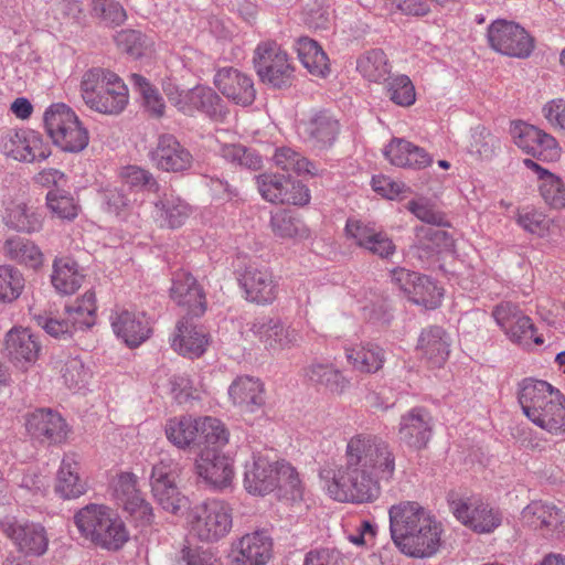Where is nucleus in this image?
Returning <instances> with one entry per match:
<instances>
[{
    "label": "nucleus",
    "mask_w": 565,
    "mask_h": 565,
    "mask_svg": "<svg viewBox=\"0 0 565 565\" xmlns=\"http://www.w3.org/2000/svg\"><path fill=\"white\" fill-rule=\"evenodd\" d=\"M185 524L189 533L199 541L216 542L232 529V510L222 500H206L190 509Z\"/></svg>",
    "instance_id": "obj_7"
},
{
    "label": "nucleus",
    "mask_w": 565,
    "mask_h": 565,
    "mask_svg": "<svg viewBox=\"0 0 565 565\" xmlns=\"http://www.w3.org/2000/svg\"><path fill=\"white\" fill-rule=\"evenodd\" d=\"M510 134L514 143L524 152L534 156L541 129L524 121L512 122Z\"/></svg>",
    "instance_id": "obj_61"
},
{
    "label": "nucleus",
    "mask_w": 565,
    "mask_h": 565,
    "mask_svg": "<svg viewBox=\"0 0 565 565\" xmlns=\"http://www.w3.org/2000/svg\"><path fill=\"white\" fill-rule=\"evenodd\" d=\"M348 362L359 372L375 373L382 369L385 358L384 351L372 343H360L345 348Z\"/></svg>",
    "instance_id": "obj_43"
},
{
    "label": "nucleus",
    "mask_w": 565,
    "mask_h": 565,
    "mask_svg": "<svg viewBox=\"0 0 565 565\" xmlns=\"http://www.w3.org/2000/svg\"><path fill=\"white\" fill-rule=\"evenodd\" d=\"M44 130L62 151L78 153L89 143V132L75 110L65 103L50 105L43 114Z\"/></svg>",
    "instance_id": "obj_6"
},
{
    "label": "nucleus",
    "mask_w": 565,
    "mask_h": 565,
    "mask_svg": "<svg viewBox=\"0 0 565 565\" xmlns=\"http://www.w3.org/2000/svg\"><path fill=\"white\" fill-rule=\"evenodd\" d=\"M62 376L68 387L81 390L88 384L92 377V371L84 364L82 359L75 356L70 358L64 363Z\"/></svg>",
    "instance_id": "obj_63"
},
{
    "label": "nucleus",
    "mask_w": 565,
    "mask_h": 565,
    "mask_svg": "<svg viewBox=\"0 0 565 565\" xmlns=\"http://www.w3.org/2000/svg\"><path fill=\"white\" fill-rule=\"evenodd\" d=\"M434 419L424 407H413L401 416L397 438L402 445L420 450L427 447L433 436Z\"/></svg>",
    "instance_id": "obj_21"
},
{
    "label": "nucleus",
    "mask_w": 565,
    "mask_h": 565,
    "mask_svg": "<svg viewBox=\"0 0 565 565\" xmlns=\"http://www.w3.org/2000/svg\"><path fill=\"white\" fill-rule=\"evenodd\" d=\"M149 156L153 166L166 172H182L193 163L191 152L170 134L159 136Z\"/></svg>",
    "instance_id": "obj_25"
},
{
    "label": "nucleus",
    "mask_w": 565,
    "mask_h": 565,
    "mask_svg": "<svg viewBox=\"0 0 565 565\" xmlns=\"http://www.w3.org/2000/svg\"><path fill=\"white\" fill-rule=\"evenodd\" d=\"M454 516L478 534L493 533L502 524V512L480 497H462L449 503Z\"/></svg>",
    "instance_id": "obj_10"
},
{
    "label": "nucleus",
    "mask_w": 565,
    "mask_h": 565,
    "mask_svg": "<svg viewBox=\"0 0 565 565\" xmlns=\"http://www.w3.org/2000/svg\"><path fill=\"white\" fill-rule=\"evenodd\" d=\"M250 332L271 354L296 348L302 341L301 331L278 317H260L250 324Z\"/></svg>",
    "instance_id": "obj_13"
},
{
    "label": "nucleus",
    "mask_w": 565,
    "mask_h": 565,
    "mask_svg": "<svg viewBox=\"0 0 565 565\" xmlns=\"http://www.w3.org/2000/svg\"><path fill=\"white\" fill-rule=\"evenodd\" d=\"M228 397L242 413L254 414L265 405V387L259 379L238 376L228 387Z\"/></svg>",
    "instance_id": "obj_31"
},
{
    "label": "nucleus",
    "mask_w": 565,
    "mask_h": 565,
    "mask_svg": "<svg viewBox=\"0 0 565 565\" xmlns=\"http://www.w3.org/2000/svg\"><path fill=\"white\" fill-rule=\"evenodd\" d=\"M386 92L390 99L398 106L408 107L416 102L415 87L406 75L391 77L386 84Z\"/></svg>",
    "instance_id": "obj_59"
},
{
    "label": "nucleus",
    "mask_w": 565,
    "mask_h": 565,
    "mask_svg": "<svg viewBox=\"0 0 565 565\" xmlns=\"http://www.w3.org/2000/svg\"><path fill=\"white\" fill-rule=\"evenodd\" d=\"M263 199L271 203L306 205L310 202V192L306 185L290 178L265 173L256 178Z\"/></svg>",
    "instance_id": "obj_19"
},
{
    "label": "nucleus",
    "mask_w": 565,
    "mask_h": 565,
    "mask_svg": "<svg viewBox=\"0 0 565 565\" xmlns=\"http://www.w3.org/2000/svg\"><path fill=\"white\" fill-rule=\"evenodd\" d=\"M111 509L104 504L90 503L74 514V524L79 534L92 543Z\"/></svg>",
    "instance_id": "obj_46"
},
{
    "label": "nucleus",
    "mask_w": 565,
    "mask_h": 565,
    "mask_svg": "<svg viewBox=\"0 0 565 565\" xmlns=\"http://www.w3.org/2000/svg\"><path fill=\"white\" fill-rule=\"evenodd\" d=\"M4 254L11 260L36 269L43 265V253L32 241L13 236L4 243Z\"/></svg>",
    "instance_id": "obj_48"
},
{
    "label": "nucleus",
    "mask_w": 565,
    "mask_h": 565,
    "mask_svg": "<svg viewBox=\"0 0 565 565\" xmlns=\"http://www.w3.org/2000/svg\"><path fill=\"white\" fill-rule=\"evenodd\" d=\"M358 72L369 82L380 83L386 81L391 73V65L386 54L380 50H371L356 61Z\"/></svg>",
    "instance_id": "obj_49"
},
{
    "label": "nucleus",
    "mask_w": 565,
    "mask_h": 565,
    "mask_svg": "<svg viewBox=\"0 0 565 565\" xmlns=\"http://www.w3.org/2000/svg\"><path fill=\"white\" fill-rule=\"evenodd\" d=\"M179 478L178 463L171 458H162L153 465L149 478L151 491L157 488L177 484Z\"/></svg>",
    "instance_id": "obj_62"
},
{
    "label": "nucleus",
    "mask_w": 565,
    "mask_h": 565,
    "mask_svg": "<svg viewBox=\"0 0 565 565\" xmlns=\"http://www.w3.org/2000/svg\"><path fill=\"white\" fill-rule=\"evenodd\" d=\"M390 531L398 550L412 557L433 556L440 546L441 524L417 501H399L388 509Z\"/></svg>",
    "instance_id": "obj_2"
},
{
    "label": "nucleus",
    "mask_w": 565,
    "mask_h": 565,
    "mask_svg": "<svg viewBox=\"0 0 565 565\" xmlns=\"http://www.w3.org/2000/svg\"><path fill=\"white\" fill-rule=\"evenodd\" d=\"M198 445L204 444L205 448L224 447L228 443L230 433L225 425L215 417L202 416L199 424Z\"/></svg>",
    "instance_id": "obj_53"
},
{
    "label": "nucleus",
    "mask_w": 565,
    "mask_h": 565,
    "mask_svg": "<svg viewBox=\"0 0 565 565\" xmlns=\"http://www.w3.org/2000/svg\"><path fill=\"white\" fill-rule=\"evenodd\" d=\"M164 92L171 104L184 114L191 115L201 110L216 121L223 120L226 115L222 99L210 87L196 86L192 89H180L169 84Z\"/></svg>",
    "instance_id": "obj_14"
},
{
    "label": "nucleus",
    "mask_w": 565,
    "mask_h": 565,
    "mask_svg": "<svg viewBox=\"0 0 565 565\" xmlns=\"http://www.w3.org/2000/svg\"><path fill=\"white\" fill-rule=\"evenodd\" d=\"M295 50L303 67L313 76L326 77L330 73L329 57L319 45L310 38H299L295 43Z\"/></svg>",
    "instance_id": "obj_41"
},
{
    "label": "nucleus",
    "mask_w": 565,
    "mask_h": 565,
    "mask_svg": "<svg viewBox=\"0 0 565 565\" xmlns=\"http://www.w3.org/2000/svg\"><path fill=\"white\" fill-rule=\"evenodd\" d=\"M520 524L546 537L559 539L565 534V513L553 503L534 500L521 511Z\"/></svg>",
    "instance_id": "obj_18"
},
{
    "label": "nucleus",
    "mask_w": 565,
    "mask_h": 565,
    "mask_svg": "<svg viewBox=\"0 0 565 565\" xmlns=\"http://www.w3.org/2000/svg\"><path fill=\"white\" fill-rule=\"evenodd\" d=\"M244 488L254 495H266L274 490L279 495L297 501L303 486L297 470L286 461H273L267 454L253 451L244 462Z\"/></svg>",
    "instance_id": "obj_3"
},
{
    "label": "nucleus",
    "mask_w": 565,
    "mask_h": 565,
    "mask_svg": "<svg viewBox=\"0 0 565 565\" xmlns=\"http://www.w3.org/2000/svg\"><path fill=\"white\" fill-rule=\"evenodd\" d=\"M79 469L75 455L67 454L63 457L54 484V491L60 498L73 500L86 493L87 482L81 477Z\"/></svg>",
    "instance_id": "obj_34"
},
{
    "label": "nucleus",
    "mask_w": 565,
    "mask_h": 565,
    "mask_svg": "<svg viewBox=\"0 0 565 565\" xmlns=\"http://www.w3.org/2000/svg\"><path fill=\"white\" fill-rule=\"evenodd\" d=\"M28 433L41 440L62 443L65 440L68 429L63 417L51 409H36L26 417Z\"/></svg>",
    "instance_id": "obj_32"
},
{
    "label": "nucleus",
    "mask_w": 565,
    "mask_h": 565,
    "mask_svg": "<svg viewBox=\"0 0 565 565\" xmlns=\"http://www.w3.org/2000/svg\"><path fill=\"white\" fill-rule=\"evenodd\" d=\"M194 473L211 489H227L235 478L234 459L216 448H204L194 460Z\"/></svg>",
    "instance_id": "obj_15"
},
{
    "label": "nucleus",
    "mask_w": 565,
    "mask_h": 565,
    "mask_svg": "<svg viewBox=\"0 0 565 565\" xmlns=\"http://www.w3.org/2000/svg\"><path fill=\"white\" fill-rule=\"evenodd\" d=\"M113 497L117 504L129 514L137 526H147L153 522L151 504L138 488V477L132 472H120L111 482Z\"/></svg>",
    "instance_id": "obj_12"
},
{
    "label": "nucleus",
    "mask_w": 565,
    "mask_h": 565,
    "mask_svg": "<svg viewBox=\"0 0 565 565\" xmlns=\"http://www.w3.org/2000/svg\"><path fill=\"white\" fill-rule=\"evenodd\" d=\"M241 286L246 299L257 305H270L279 295V279L266 266L248 265L242 275Z\"/></svg>",
    "instance_id": "obj_23"
},
{
    "label": "nucleus",
    "mask_w": 565,
    "mask_h": 565,
    "mask_svg": "<svg viewBox=\"0 0 565 565\" xmlns=\"http://www.w3.org/2000/svg\"><path fill=\"white\" fill-rule=\"evenodd\" d=\"M200 417L181 415L169 418L164 425L167 439L178 449L198 445Z\"/></svg>",
    "instance_id": "obj_40"
},
{
    "label": "nucleus",
    "mask_w": 565,
    "mask_h": 565,
    "mask_svg": "<svg viewBox=\"0 0 565 565\" xmlns=\"http://www.w3.org/2000/svg\"><path fill=\"white\" fill-rule=\"evenodd\" d=\"M3 222L12 230L31 234L42 228L43 217L35 206L17 199L7 203Z\"/></svg>",
    "instance_id": "obj_38"
},
{
    "label": "nucleus",
    "mask_w": 565,
    "mask_h": 565,
    "mask_svg": "<svg viewBox=\"0 0 565 565\" xmlns=\"http://www.w3.org/2000/svg\"><path fill=\"white\" fill-rule=\"evenodd\" d=\"M106 520L92 544L110 552L119 551L129 541L127 526L113 509Z\"/></svg>",
    "instance_id": "obj_42"
},
{
    "label": "nucleus",
    "mask_w": 565,
    "mask_h": 565,
    "mask_svg": "<svg viewBox=\"0 0 565 565\" xmlns=\"http://www.w3.org/2000/svg\"><path fill=\"white\" fill-rule=\"evenodd\" d=\"M132 84L138 88L145 108L153 116L161 117L164 113V102L159 92L139 74L131 75Z\"/></svg>",
    "instance_id": "obj_60"
},
{
    "label": "nucleus",
    "mask_w": 565,
    "mask_h": 565,
    "mask_svg": "<svg viewBox=\"0 0 565 565\" xmlns=\"http://www.w3.org/2000/svg\"><path fill=\"white\" fill-rule=\"evenodd\" d=\"M273 161L277 168L286 172L308 173L311 175L317 173L311 162L289 147L277 148L273 156Z\"/></svg>",
    "instance_id": "obj_55"
},
{
    "label": "nucleus",
    "mask_w": 565,
    "mask_h": 565,
    "mask_svg": "<svg viewBox=\"0 0 565 565\" xmlns=\"http://www.w3.org/2000/svg\"><path fill=\"white\" fill-rule=\"evenodd\" d=\"M299 136L313 148H326L335 140L339 122L327 113H319L308 119L300 120Z\"/></svg>",
    "instance_id": "obj_33"
},
{
    "label": "nucleus",
    "mask_w": 565,
    "mask_h": 565,
    "mask_svg": "<svg viewBox=\"0 0 565 565\" xmlns=\"http://www.w3.org/2000/svg\"><path fill=\"white\" fill-rule=\"evenodd\" d=\"M514 220L525 233L539 238L547 237L554 226L553 218L543 210L533 205L519 207Z\"/></svg>",
    "instance_id": "obj_45"
},
{
    "label": "nucleus",
    "mask_w": 565,
    "mask_h": 565,
    "mask_svg": "<svg viewBox=\"0 0 565 565\" xmlns=\"http://www.w3.org/2000/svg\"><path fill=\"white\" fill-rule=\"evenodd\" d=\"M39 338L29 328L13 327L4 337V353L10 362L22 371L33 366L40 355Z\"/></svg>",
    "instance_id": "obj_22"
},
{
    "label": "nucleus",
    "mask_w": 565,
    "mask_h": 565,
    "mask_svg": "<svg viewBox=\"0 0 565 565\" xmlns=\"http://www.w3.org/2000/svg\"><path fill=\"white\" fill-rule=\"evenodd\" d=\"M151 493L156 502L168 513L179 514L190 507L189 498L179 490L177 484L157 488Z\"/></svg>",
    "instance_id": "obj_58"
},
{
    "label": "nucleus",
    "mask_w": 565,
    "mask_h": 565,
    "mask_svg": "<svg viewBox=\"0 0 565 565\" xmlns=\"http://www.w3.org/2000/svg\"><path fill=\"white\" fill-rule=\"evenodd\" d=\"M344 465H326L319 477L324 492L339 502L369 503L381 493V481L395 473V455L382 438L358 433L345 446Z\"/></svg>",
    "instance_id": "obj_1"
},
{
    "label": "nucleus",
    "mask_w": 565,
    "mask_h": 565,
    "mask_svg": "<svg viewBox=\"0 0 565 565\" xmlns=\"http://www.w3.org/2000/svg\"><path fill=\"white\" fill-rule=\"evenodd\" d=\"M1 529L19 552L26 556H42L49 548L47 532L40 523L8 519L1 522Z\"/></svg>",
    "instance_id": "obj_20"
},
{
    "label": "nucleus",
    "mask_w": 565,
    "mask_h": 565,
    "mask_svg": "<svg viewBox=\"0 0 565 565\" xmlns=\"http://www.w3.org/2000/svg\"><path fill=\"white\" fill-rule=\"evenodd\" d=\"M45 201L51 214L62 221H73L81 212L77 199L64 189H51Z\"/></svg>",
    "instance_id": "obj_50"
},
{
    "label": "nucleus",
    "mask_w": 565,
    "mask_h": 565,
    "mask_svg": "<svg viewBox=\"0 0 565 565\" xmlns=\"http://www.w3.org/2000/svg\"><path fill=\"white\" fill-rule=\"evenodd\" d=\"M172 349L188 359L202 356L211 342V337L203 327L183 318L178 321L175 330L170 339Z\"/></svg>",
    "instance_id": "obj_27"
},
{
    "label": "nucleus",
    "mask_w": 565,
    "mask_h": 565,
    "mask_svg": "<svg viewBox=\"0 0 565 565\" xmlns=\"http://www.w3.org/2000/svg\"><path fill=\"white\" fill-rule=\"evenodd\" d=\"M450 345V338L444 329L430 327L422 331L417 351L430 366L435 367L441 366L447 361Z\"/></svg>",
    "instance_id": "obj_37"
},
{
    "label": "nucleus",
    "mask_w": 565,
    "mask_h": 565,
    "mask_svg": "<svg viewBox=\"0 0 565 565\" xmlns=\"http://www.w3.org/2000/svg\"><path fill=\"white\" fill-rule=\"evenodd\" d=\"M22 273L11 265H0V303L15 301L24 290Z\"/></svg>",
    "instance_id": "obj_54"
},
{
    "label": "nucleus",
    "mask_w": 565,
    "mask_h": 565,
    "mask_svg": "<svg viewBox=\"0 0 565 565\" xmlns=\"http://www.w3.org/2000/svg\"><path fill=\"white\" fill-rule=\"evenodd\" d=\"M253 62L263 83L275 88L291 85L295 70L287 52L277 42H260L254 51Z\"/></svg>",
    "instance_id": "obj_9"
},
{
    "label": "nucleus",
    "mask_w": 565,
    "mask_h": 565,
    "mask_svg": "<svg viewBox=\"0 0 565 565\" xmlns=\"http://www.w3.org/2000/svg\"><path fill=\"white\" fill-rule=\"evenodd\" d=\"M85 275L78 264L70 257L54 259L51 282L61 295H73L82 286Z\"/></svg>",
    "instance_id": "obj_39"
},
{
    "label": "nucleus",
    "mask_w": 565,
    "mask_h": 565,
    "mask_svg": "<svg viewBox=\"0 0 565 565\" xmlns=\"http://www.w3.org/2000/svg\"><path fill=\"white\" fill-rule=\"evenodd\" d=\"M0 152L19 162L35 163L46 160L52 149L39 131L22 128L9 129L0 135Z\"/></svg>",
    "instance_id": "obj_11"
},
{
    "label": "nucleus",
    "mask_w": 565,
    "mask_h": 565,
    "mask_svg": "<svg viewBox=\"0 0 565 565\" xmlns=\"http://www.w3.org/2000/svg\"><path fill=\"white\" fill-rule=\"evenodd\" d=\"M92 14L106 24H121L126 20V11L116 0H93Z\"/></svg>",
    "instance_id": "obj_64"
},
{
    "label": "nucleus",
    "mask_w": 565,
    "mask_h": 565,
    "mask_svg": "<svg viewBox=\"0 0 565 565\" xmlns=\"http://www.w3.org/2000/svg\"><path fill=\"white\" fill-rule=\"evenodd\" d=\"M306 376L334 394H343L350 387V380L332 364L311 363L306 370Z\"/></svg>",
    "instance_id": "obj_47"
},
{
    "label": "nucleus",
    "mask_w": 565,
    "mask_h": 565,
    "mask_svg": "<svg viewBox=\"0 0 565 565\" xmlns=\"http://www.w3.org/2000/svg\"><path fill=\"white\" fill-rule=\"evenodd\" d=\"M109 321L116 337L130 348L140 345L151 334L150 320L143 312L116 307Z\"/></svg>",
    "instance_id": "obj_24"
},
{
    "label": "nucleus",
    "mask_w": 565,
    "mask_h": 565,
    "mask_svg": "<svg viewBox=\"0 0 565 565\" xmlns=\"http://www.w3.org/2000/svg\"><path fill=\"white\" fill-rule=\"evenodd\" d=\"M518 401L523 414L537 427L565 436V396L541 380L525 379L519 384Z\"/></svg>",
    "instance_id": "obj_4"
},
{
    "label": "nucleus",
    "mask_w": 565,
    "mask_h": 565,
    "mask_svg": "<svg viewBox=\"0 0 565 565\" xmlns=\"http://www.w3.org/2000/svg\"><path fill=\"white\" fill-rule=\"evenodd\" d=\"M79 92L84 104L103 115L117 116L129 103V89L122 78L103 67H93L83 74Z\"/></svg>",
    "instance_id": "obj_5"
},
{
    "label": "nucleus",
    "mask_w": 565,
    "mask_h": 565,
    "mask_svg": "<svg viewBox=\"0 0 565 565\" xmlns=\"http://www.w3.org/2000/svg\"><path fill=\"white\" fill-rule=\"evenodd\" d=\"M66 318L75 330L89 329L96 323L97 300L94 290L85 291L65 308Z\"/></svg>",
    "instance_id": "obj_44"
},
{
    "label": "nucleus",
    "mask_w": 565,
    "mask_h": 565,
    "mask_svg": "<svg viewBox=\"0 0 565 565\" xmlns=\"http://www.w3.org/2000/svg\"><path fill=\"white\" fill-rule=\"evenodd\" d=\"M523 164L536 173L539 193L544 203L553 210H564L565 183L562 178L542 168L532 159H524Z\"/></svg>",
    "instance_id": "obj_35"
},
{
    "label": "nucleus",
    "mask_w": 565,
    "mask_h": 565,
    "mask_svg": "<svg viewBox=\"0 0 565 565\" xmlns=\"http://www.w3.org/2000/svg\"><path fill=\"white\" fill-rule=\"evenodd\" d=\"M385 159L395 167L423 170L433 163V157L424 148L404 138H393L384 147Z\"/></svg>",
    "instance_id": "obj_29"
},
{
    "label": "nucleus",
    "mask_w": 565,
    "mask_h": 565,
    "mask_svg": "<svg viewBox=\"0 0 565 565\" xmlns=\"http://www.w3.org/2000/svg\"><path fill=\"white\" fill-rule=\"evenodd\" d=\"M214 85L225 97L238 105H250L256 96L252 78L234 67L217 70Z\"/></svg>",
    "instance_id": "obj_28"
},
{
    "label": "nucleus",
    "mask_w": 565,
    "mask_h": 565,
    "mask_svg": "<svg viewBox=\"0 0 565 565\" xmlns=\"http://www.w3.org/2000/svg\"><path fill=\"white\" fill-rule=\"evenodd\" d=\"M345 235L359 247L382 258L392 256L396 250L395 244L385 233L361 220L349 218L345 225Z\"/></svg>",
    "instance_id": "obj_26"
},
{
    "label": "nucleus",
    "mask_w": 565,
    "mask_h": 565,
    "mask_svg": "<svg viewBox=\"0 0 565 565\" xmlns=\"http://www.w3.org/2000/svg\"><path fill=\"white\" fill-rule=\"evenodd\" d=\"M220 147L215 149L226 161L245 167L250 170H257L262 167V158L253 150L246 149L241 145L221 142L216 137Z\"/></svg>",
    "instance_id": "obj_56"
},
{
    "label": "nucleus",
    "mask_w": 565,
    "mask_h": 565,
    "mask_svg": "<svg viewBox=\"0 0 565 565\" xmlns=\"http://www.w3.org/2000/svg\"><path fill=\"white\" fill-rule=\"evenodd\" d=\"M443 297V288L436 281L427 276L418 275L408 300L430 310L440 306Z\"/></svg>",
    "instance_id": "obj_51"
},
{
    "label": "nucleus",
    "mask_w": 565,
    "mask_h": 565,
    "mask_svg": "<svg viewBox=\"0 0 565 565\" xmlns=\"http://www.w3.org/2000/svg\"><path fill=\"white\" fill-rule=\"evenodd\" d=\"M270 227L274 235L281 239L303 238L309 235L305 224L286 211H278L271 215Z\"/></svg>",
    "instance_id": "obj_52"
},
{
    "label": "nucleus",
    "mask_w": 565,
    "mask_h": 565,
    "mask_svg": "<svg viewBox=\"0 0 565 565\" xmlns=\"http://www.w3.org/2000/svg\"><path fill=\"white\" fill-rule=\"evenodd\" d=\"M170 296L175 303L186 308L193 316H202L206 310L203 289L188 271L181 270L174 274Z\"/></svg>",
    "instance_id": "obj_30"
},
{
    "label": "nucleus",
    "mask_w": 565,
    "mask_h": 565,
    "mask_svg": "<svg viewBox=\"0 0 565 565\" xmlns=\"http://www.w3.org/2000/svg\"><path fill=\"white\" fill-rule=\"evenodd\" d=\"M273 539L266 530L243 534L231 544V565H266L273 557Z\"/></svg>",
    "instance_id": "obj_17"
},
{
    "label": "nucleus",
    "mask_w": 565,
    "mask_h": 565,
    "mask_svg": "<svg viewBox=\"0 0 565 565\" xmlns=\"http://www.w3.org/2000/svg\"><path fill=\"white\" fill-rule=\"evenodd\" d=\"M491 316L512 343L523 349L544 343V338L537 332L533 320L518 305L502 301L492 309Z\"/></svg>",
    "instance_id": "obj_8"
},
{
    "label": "nucleus",
    "mask_w": 565,
    "mask_h": 565,
    "mask_svg": "<svg viewBox=\"0 0 565 565\" xmlns=\"http://www.w3.org/2000/svg\"><path fill=\"white\" fill-rule=\"evenodd\" d=\"M490 46L507 56L525 58L533 49L534 42L524 28L507 20H497L488 28Z\"/></svg>",
    "instance_id": "obj_16"
},
{
    "label": "nucleus",
    "mask_w": 565,
    "mask_h": 565,
    "mask_svg": "<svg viewBox=\"0 0 565 565\" xmlns=\"http://www.w3.org/2000/svg\"><path fill=\"white\" fill-rule=\"evenodd\" d=\"M134 201L135 199H131V193L126 194L121 189L117 188L107 189L103 194V209L105 212L126 221L135 214Z\"/></svg>",
    "instance_id": "obj_57"
},
{
    "label": "nucleus",
    "mask_w": 565,
    "mask_h": 565,
    "mask_svg": "<svg viewBox=\"0 0 565 565\" xmlns=\"http://www.w3.org/2000/svg\"><path fill=\"white\" fill-rule=\"evenodd\" d=\"M192 213L191 206L172 192H166L154 202L152 217L161 227L179 228Z\"/></svg>",
    "instance_id": "obj_36"
}]
</instances>
